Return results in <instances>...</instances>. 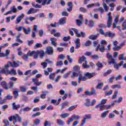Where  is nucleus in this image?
I'll return each instance as SVG.
<instances>
[{
    "mask_svg": "<svg viewBox=\"0 0 126 126\" xmlns=\"http://www.w3.org/2000/svg\"><path fill=\"white\" fill-rule=\"evenodd\" d=\"M78 77V83H81V81H86V77H82V74L80 72H73L72 74L71 75V78H73V77Z\"/></svg>",
    "mask_w": 126,
    "mask_h": 126,
    "instance_id": "nucleus-1",
    "label": "nucleus"
},
{
    "mask_svg": "<svg viewBox=\"0 0 126 126\" xmlns=\"http://www.w3.org/2000/svg\"><path fill=\"white\" fill-rule=\"evenodd\" d=\"M0 73H4L5 74L7 73L8 74H13V75H16V71L14 69H12L10 71H8V69L5 70V69H2L0 71Z\"/></svg>",
    "mask_w": 126,
    "mask_h": 126,
    "instance_id": "nucleus-2",
    "label": "nucleus"
},
{
    "mask_svg": "<svg viewBox=\"0 0 126 126\" xmlns=\"http://www.w3.org/2000/svg\"><path fill=\"white\" fill-rule=\"evenodd\" d=\"M108 18H107V27L110 28L112 26V23H113V17L111 16V13L109 12L107 14Z\"/></svg>",
    "mask_w": 126,
    "mask_h": 126,
    "instance_id": "nucleus-3",
    "label": "nucleus"
},
{
    "mask_svg": "<svg viewBox=\"0 0 126 126\" xmlns=\"http://www.w3.org/2000/svg\"><path fill=\"white\" fill-rule=\"evenodd\" d=\"M81 119V117L78 115H76L75 114H74L72 116V117L69 119V120H68V122L67 123V125H70V123L71 122H73L75 120H80Z\"/></svg>",
    "mask_w": 126,
    "mask_h": 126,
    "instance_id": "nucleus-4",
    "label": "nucleus"
},
{
    "mask_svg": "<svg viewBox=\"0 0 126 126\" xmlns=\"http://www.w3.org/2000/svg\"><path fill=\"white\" fill-rule=\"evenodd\" d=\"M72 30L74 32H75L77 37L79 38V37H82L83 38L84 37V36H85V32H81V33H78V31L76 29L73 28Z\"/></svg>",
    "mask_w": 126,
    "mask_h": 126,
    "instance_id": "nucleus-5",
    "label": "nucleus"
},
{
    "mask_svg": "<svg viewBox=\"0 0 126 126\" xmlns=\"http://www.w3.org/2000/svg\"><path fill=\"white\" fill-rule=\"evenodd\" d=\"M46 54H48V55H53L54 54V49H53V47L51 46H48L46 48Z\"/></svg>",
    "mask_w": 126,
    "mask_h": 126,
    "instance_id": "nucleus-6",
    "label": "nucleus"
},
{
    "mask_svg": "<svg viewBox=\"0 0 126 126\" xmlns=\"http://www.w3.org/2000/svg\"><path fill=\"white\" fill-rule=\"evenodd\" d=\"M24 18V14L22 13L21 15L19 16L18 17L16 18V24H19L21 22V20Z\"/></svg>",
    "mask_w": 126,
    "mask_h": 126,
    "instance_id": "nucleus-7",
    "label": "nucleus"
},
{
    "mask_svg": "<svg viewBox=\"0 0 126 126\" xmlns=\"http://www.w3.org/2000/svg\"><path fill=\"white\" fill-rule=\"evenodd\" d=\"M95 75V73H89L87 72L84 74V77H86V78H89V79H90V78H92Z\"/></svg>",
    "mask_w": 126,
    "mask_h": 126,
    "instance_id": "nucleus-8",
    "label": "nucleus"
},
{
    "mask_svg": "<svg viewBox=\"0 0 126 126\" xmlns=\"http://www.w3.org/2000/svg\"><path fill=\"white\" fill-rule=\"evenodd\" d=\"M115 35H116V33H112L111 32H105V37H109V38H114L115 37Z\"/></svg>",
    "mask_w": 126,
    "mask_h": 126,
    "instance_id": "nucleus-9",
    "label": "nucleus"
},
{
    "mask_svg": "<svg viewBox=\"0 0 126 126\" xmlns=\"http://www.w3.org/2000/svg\"><path fill=\"white\" fill-rule=\"evenodd\" d=\"M20 63V62L19 61H17V62H15V61H14L13 63H11V62H9V64L12 67H18V66H19Z\"/></svg>",
    "mask_w": 126,
    "mask_h": 126,
    "instance_id": "nucleus-10",
    "label": "nucleus"
},
{
    "mask_svg": "<svg viewBox=\"0 0 126 126\" xmlns=\"http://www.w3.org/2000/svg\"><path fill=\"white\" fill-rule=\"evenodd\" d=\"M74 43L76 45L75 49H79L80 48V39L79 38L76 39Z\"/></svg>",
    "mask_w": 126,
    "mask_h": 126,
    "instance_id": "nucleus-11",
    "label": "nucleus"
},
{
    "mask_svg": "<svg viewBox=\"0 0 126 126\" xmlns=\"http://www.w3.org/2000/svg\"><path fill=\"white\" fill-rule=\"evenodd\" d=\"M66 23V18L63 17L60 19L59 23L60 25H64Z\"/></svg>",
    "mask_w": 126,
    "mask_h": 126,
    "instance_id": "nucleus-12",
    "label": "nucleus"
},
{
    "mask_svg": "<svg viewBox=\"0 0 126 126\" xmlns=\"http://www.w3.org/2000/svg\"><path fill=\"white\" fill-rule=\"evenodd\" d=\"M112 105H104L100 107V111H103V110H108V109H111Z\"/></svg>",
    "mask_w": 126,
    "mask_h": 126,
    "instance_id": "nucleus-13",
    "label": "nucleus"
},
{
    "mask_svg": "<svg viewBox=\"0 0 126 126\" xmlns=\"http://www.w3.org/2000/svg\"><path fill=\"white\" fill-rule=\"evenodd\" d=\"M68 104H69V102H68V101H65L64 102L62 103V105H61V111H63V109H64V108H65V107H66L67 106H68Z\"/></svg>",
    "mask_w": 126,
    "mask_h": 126,
    "instance_id": "nucleus-14",
    "label": "nucleus"
},
{
    "mask_svg": "<svg viewBox=\"0 0 126 126\" xmlns=\"http://www.w3.org/2000/svg\"><path fill=\"white\" fill-rule=\"evenodd\" d=\"M32 82L34 83V84H36L37 86H40L41 84H42V82H39V80L37 79V78H32Z\"/></svg>",
    "mask_w": 126,
    "mask_h": 126,
    "instance_id": "nucleus-15",
    "label": "nucleus"
},
{
    "mask_svg": "<svg viewBox=\"0 0 126 126\" xmlns=\"http://www.w3.org/2000/svg\"><path fill=\"white\" fill-rule=\"evenodd\" d=\"M37 54H38V56H40V57L42 58L45 57V52L43 50L40 51H37Z\"/></svg>",
    "mask_w": 126,
    "mask_h": 126,
    "instance_id": "nucleus-16",
    "label": "nucleus"
},
{
    "mask_svg": "<svg viewBox=\"0 0 126 126\" xmlns=\"http://www.w3.org/2000/svg\"><path fill=\"white\" fill-rule=\"evenodd\" d=\"M12 110H17L18 109H19V108H20V105H16L15 102H13V103L12 104Z\"/></svg>",
    "mask_w": 126,
    "mask_h": 126,
    "instance_id": "nucleus-17",
    "label": "nucleus"
},
{
    "mask_svg": "<svg viewBox=\"0 0 126 126\" xmlns=\"http://www.w3.org/2000/svg\"><path fill=\"white\" fill-rule=\"evenodd\" d=\"M13 94L14 95L15 98H17V97H18V95H19V91H18V89H14Z\"/></svg>",
    "mask_w": 126,
    "mask_h": 126,
    "instance_id": "nucleus-18",
    "label": "nucleus"
},
{
    "mask_svg": "<svg viewBox=\"0 0 126 126\" xmlns=\"http://www.w3.org/2000/svg\"><path fill=\"white\" fill-rule=\"evenodd\" d=\"M38 11L37 10L34 9L33 8H31L27 12V14H32L33 13H36Z\"/></svg>",
    "mask_w": 126,
    "mask_h": 126,
    "instance_id": "nucleus-19",
    "label": "nucleus"
},
{
    "mask_svg": "<svg viewBox=\"0 0 126 126\" xmlns=\"http://www.w3.org/2000/svg\"><path fill=\"white\" fill-rule=\"evenodd\" d=\"M82 62L83 63L87 62V61H86V57L85 56L80 57V59H79V63H82Z\"/></svg>",
    "mask_w": 126,
    "mask_h": 126,
    "instance_id": "nucleus-20",
    "label": "nucleus"
},
{
    "mask_svg": "<svg viewBox=\"0 0 126 126\" xmlns=\"http://www.w3.org/2000/svg\"><path fill=\"white\" fill-rule=\"evenodd\" d=\"M51 41V44L53 45V46H54V47H56L57 46V39L56 38H50Z\"/></svg>",
    "mask_w": 126,
    "mask_h": 126,
    "instance_id": "nucleus-21",
    "label": "nucleus"
},
{
    "mask_svg": "<svg viewBox=\"0 0 126 126\" xmlns=\"http://www.w3.org/2000/svg\"><path fill=\"white\" fill-rule=\"evenodd\" d=\"M1 85L2 86V87H3V88H4V89H6V90H8L9 89V88L7 87V85L5 82H1Z\"/></svg>",
    "mask_w": 126,
    "mask_h": 126,
    "instance_id": "nucleus-22",
    "label": "nucleus"
},
{
    "mask_svg": "<svg viewBox=\"0 0 126 126\" xmlns=\"http://www.w3.org/2000/svg\"><path fill=\"white\" fill-rule=\"evenodd\" d=\"M109 113V110H106L104 112H103L101 114V117L102 118V119H105L106 117H107V115H108V113Z\"/></svg>",
    "mask_w": 126,
    "mask_h": 126,
    "instance_id": "nucleus-23",
    "label": "nucleus"
},
{
    "mask_svg": "<svg viewBox=\"0 0 126 126\" xmlns=\"http://www.w3.org/2000/svg\"><path fill=\"white\" fill-rule=\"evenodd\" d=\"M106 58L108 60H110V61H114V57H113V56L111 55V54L108 53L106 54Z\"/></svg>",
    "mask_w": 126,
    "mask_h": 126,
    "instance_id": "nucleus-24",
    "label": "nucleus"
},
{
    "mask_svg": "<svg viewBox=\"0 0 126 126\" xmlns=\"http://www.w3.org/2000/svg\"><path fill=\"white\" fill-rule=\"evenodd\" d=\"M52 1H53V0H44L42 3V5H45V4H50Z\"/></svg>",
    "mask_w": 126,
    "mask_h": 126,
    "instance_id": "nucleus-25",
    "label": "nucleus"
},
{
    "mask_svg": "<svg viewBox=\"0 0 126 126\" xmlns=\"http://www.w3.org/2000/svg\"><path fill=\"white\" fill-rule=\"evenodd\" d=\"M94 11L95 12H97V11H100V13H103V12H104V9H103V8L102 7H100L99 8H97V9H94Z\"/></svg>",
    "mask_w": 126,
    "mask_h": 126,
    "instance_id": "nucleus-26",
    "label": "nucleus"
},
{
    "mask_svg": "<svg viewBox=\"0 0 126 126\" xmlns=\"http://www.w3.org/2000/svg\"><path fill=\"white\" fill-rule=\"evenodd\" d=\"M103 86H104V83H100L97 84L96 88V89H103Z\"/></svg>",
    "mask_w": 126,
    "mask_h": 126,
    "instance_id": "nucleus-27",
    "label": "nucleus"
},
{
    "mask_svg": "<svg viewBox=\"0 0 126 126\" xmlns=\"http://www.w3.org/2000/svg\"><path fill=\"white\" fill-rule=\"evenodd\" d=\"M57 124L59 126H64V122L61 119H57Z\"/></svg>",
    "mask_w": 126,
    "mask_h": 126,
    "instance_id": "nucleus-28",
    "label": "nucleus"
},
{
    "mask_svg": "<svg viewBox=\"0 0 126 126\" xmlns=\"http://www.w3.org/2000/svg\"><path fill=\"white\" fill-rule=\"evenodd\" d=\"M10 10L12 11L13 13H16V12H17V9L15 8V5H13L11 7Z\"/></svg>",
    "mask_w": 126,
    "mask_h": 126,
    "instance_id": "nucleus-29",
    "label": "nucleus"
},
{
    "mask_svg": "<svg viewBox=\"0 0 126 126\" xmlns=\"http://www.w3.org/2000/svg\"><path fill=\"white\" fill-rule=\"evenodd\" d=\"M55 76H56V73H53L50 74L48 77L49 79H51V80H54Z\"/></svg>",
    "mask_w": 126,
    "mask_h": 126,
    "instance_id": "nucleus-30",
    "label": "nucleus"
},
{
    "mask_svg": "<svg viewBox=\"0 0 126 126\" xmlns=\"http://www.w3.org/2000/svg\"><path fill=\"white\" fill-rule=\"evenodd\" d=\"M111 88L113 89H116V88H118V89H121L122 88V86L120 85H113L111 86Z\"/></svg>",
    "mask_w": 126,
    "mask_h": 126,
    "instance_id": "nucleus-31",
    "label": "nucleus"
},
{
    "mask_svg": "<svg viewBox=\"0 0 126 126\" xmlns=\"http://www.w3.org/2000/svg\"><path fill=\"white\" fill-rule=\"evenodd\" d=\"M84 105L86 107H90V99L89 98H87L86 99V103Z\"/></svg>",
    "mask_w": 126,
    "mask_h": 126,
    "instance_id": "nucleus-32",
    "label": "nucleus"
},
{
    "mask_svg": "<svg viewBox=\"0 0 126 126\" xmlns=\"http://www.w3.org/2000/svg\"><path fill=\"white\" fill-rule=\"evenodd\" d=\"M32 4L33 7H35V8H42V6H41V5L38 4L35 5V3L34 2H32Z\"/></svg>",
    "mask_w": 126,
    "mask_h": 126,
    "instance_id": "nucleus-33",
    "label": "nucleus"
},
{
    "mask_svg": "<svg viewBox=\"0 0 126 126\" xmlns=\"http://www.w3.org/2000/svg\"><path fill=\"white\" fill-rule=\"evenodd\" d=\"M82 66L84 68H89V65H87V61L84 62L82 64Z\"/></svg>",
    "mask_w": 126,
    "mask_h": 126,
    "instance_id": "nucleus-34",
    "label": "nucleus"
},
{
    "mask_svg": "<svg viewBox=\"0 0 126 126\" xmlns=\"http://www.w3.org/2000/svg\"><path fill=\"white\" fill-rule=\"evenodd\" d=\"M96 65L98 67V68L97 69V70H100V68H102V67H103V64H102V63L100 62H98L96 63Z\"/></svg>",
    "mask_w": 126,
    "mask_h": 126,
    "instance_id": "nucleus-35",
    "label": "nucleus"
},
{
    "mask_svg": "<svg viewBox=\"0 0 126 126\" xmlns=\"http://www.w3.org/2000/svg\"><path fill=\"white\" fill-rule=\"evenodd\" d=\"M63 65V61H57L56 63V66H62Z\"/></svg>",
    "mask_w": 126,
    "mask_h": 126,
    "instance_id": "nucleus-36",
    "label": "nucleus"
},
{
    "mask_svg": "<svg viewBox=\"0 0 126 126\" xmlns=\"http://www.w3.org/2000/svg\"><path fill=\"white\" fill-rule=\"evenodd\" d=\"M20 89L22 92H26L27 91L26 88L23 86H20Z\"/></svg>",
    "mask_w": 126,
    "mask_h": 126,
    "instance_id": "nucleus-37",
    "label": "nucleus"
},
{
    "mask_svg": "<svg viewBox=\"0 0 126 126\" xmlns=\"http://www.w3.org/2000/svg\"><path fill=\"white\" fill-rule=\"evenodd\" d=\"M47 93H49L48 92H43L42 94L40 95V98L41 99H45L46 98V95H47Z\"/></svg>",
    "mask_w": 126,
    "mask_h": 126,
    "instance_id": "nucleus-38",
    "label": "nucleus"
},
{
    "mask_svg": "<svg viewBox=\"0 0 126 126\" xmlns=\"http://www.w3.org/2000/svg\"><path fill=\"white\" fill-rule=\"evenodd\" d=\"M35 54H36V52L34 51H33L32 52H30V51H29L28 52V55H29V56H30V57H33V56H34Z\"/></svg>",
    "mask_w": 126,
    "mask_h": 126,
    "instance_id": "nucleus-39",
    "label": "nucleus"
},
{
    "mask_svg": "<svg viewBox=\"0 0 126 126\" xmlns=\"http://www.w3.org/2000/svg\"><path fill=\"white\" fill-rule=\"evenodd\" d=\"M119 94V92H118V90H116L114 93V94L112 96V99H116L117 98V96H118V94Z\"/></svg>",
    "mask_w": 126,
    "mask_h": 126,
    "instance_id": "nucleus-40",
    "label": "nucleus"
},
{
    "mask_svg": "<svg viewBox=\"0 0 126 126\" xmlns=\"http://www.w3.org/2000/svg\"><path fill=\"white\" fill-rule=\"evenodd\" d=\"M76 107H77V105H73V106H72L70 107H69L67 109V110L68 111H73V110H74V109H75V108H76Z\"/></svg>",
    "mask_w": 126,
    "mask_h": 126,
    "instance_id": "nucleus-41",
    "label": "nucleus"
},
{
    "mask_svg": "<svg viewBox=\"0 0 126 126\" xmlns=\"http://www.w3.org/2000/svg\"><path fill=\"white\" fill-rule=\"evenodd\" d=\"M107 103V99H103L101 100L100 104H101V106H105V104Z\"/></svg>",
    "mask_w": 126,
    "mask_h": 126,
    "instance_id": "nucleus-42",
    "label": "nucleus"
},
{
    "mask_svg": "<svg viewBox=\"0 0 126 126\" xmlns=\"http://www.w3.org/2000/svg\"><path fill=\"white\" fill-rule=\"evenodd\" d=\"M14 120H16V114H15L14 116H11L9 118V120L10 122H13Z\"/></svg>",
    "mask_w": 126,
    "mask_h": 126,
    "instance_id": "nucleus-43",
    "label": "nucleus"
},
{
    "mask_svg": "<svg viewBox=\"0 0 126 126\" xmlns=\"http://www.w3.org/2000/svg\"><path fill=\"white\" fill-rule=\"evenodd\" d=\"M31 110V108L29 107H26L22 109V111H23V112H28L29 111Z\"/></svg>",
    "mask_w": 126,
    "mask_h": 126,
    "instance_id": "nucleus-44",
    "label": "nucleus"
},
{
    "mask_svg": "<svg viewBox=\"0 0 126 126\" xmlns=\"http://www.w3.org/2000/svg\"><path fill=\"white\" fill-rule=\"evenodd\" d=\"M66 57L63 54H61L59 56L58 60H64Z\"/></svg>",
    "mask_w": 126,
    "mask_h": 126,
    "instance_id": "nucleus-45",
    "label": "nucleus"
},
{
    "mask_svg": "<svg viewBox=\"0 0 126 126\" xmlns=\"http://www.w3.org/2000/svg\"><path fill=\"white\" fill-rule=\"evenodd\" d=\"M126 59H125V54H122L119 55V60L120 61H123L125 60Z\"/></svg>",
    "mask_w": 126,
    "mask_h": 126,
    "instance_id": "nucleus-46",
    "label": "nucleus"
},
{
    "mask_svg": "<svg viewBox=\"0 0 126 126\" xmlns=\"http://www.w3.org/2000/svg\"><path fill=\"white\" fill-rule=\"evenodd\" d=\"M20 38V34L16 36V41L19 43H23V41L19 39Z\"/></svg>",
    "mask_w": 126,
    "mask_h": 126,
    "instance_id": "nucleus-47",
    "label": "nucleus"
},
{
    "mask_svg": "<svg viewBox=\"0 0 126 126\" xmlns=\"http://www.w3.org/2000/svg\"><path fill=\"white\" fill-rule=\"evenodd\" d=\"M23 59L25 61H27V59H29V55H28V53H27V54H24Z\"/></svg>",
    "mask_w": 126,
    "mask_h": 126,
    "instance_id": "nucleus-48",
    "label": "nucleus"
},
{
    "mask_svg": "<svg viewBox=\"0 0 126 126\" xmlns=\"http://www.w3.org/2000/svg\"><path fill=\"white\" fill-rule=\"evenodd\" d=\"M85 119L86 120H90L92 119V116H91V114H86L85 115Z\"/></svg>",
    "mask_w": 126,
    "mask_h": 126,
    "instance_id": "nucleus-49",
    "label": "nucleus"
},
{
    "mask_svg": "<svg viewBox=\"0 0 126 126\" xmlns=\"http://www.w3.org/2000/svg\"><path fill=\"white\" fill-rule=\"evenodd\" d=\"M68 116H69V114L64 113V114H62L61 115V117H62L63 118V119H65V118H67V117H68Z\"/></svg>",
    "mask_w": 126,
    "mask_h": 126,
    "instance_id": "nucleus-50",
    "label": "nucleus"
},
{
    "mask_svg": "<svg viewBox=\"0 0 126 126\" xmlns=\"http://www.w3.org/2000/svg\"><path fill=\"white\" fill-rule=\"evenodd\" d=\"M103 6L105 11H108V6L106 3H104V2L103 3Z\"/></svg>",
    "mask_w": 126,
    "mask_h": 126,
    "instance_id": "nucleus-51",
    "label": "nucleus"
},
{
    "mask_svg": "<svg viewBox=\"0 0 126 126\" xmlns=\"http://www.w3.org/2000/svg\"><path fill=\"white\" fill-rule=\"evenodd\" d=\"M9 121L7 119H4L3 121V124H5V126H9Z\"/></svg>",
    "mask_w": 126,
    "mask_h": 126,
    "instance_id": "nucleus-52",
    "label": "nucleus"
},
{
    "mask_svg": "<svg viewBox=\"0 0 126 126\" xmlns=\"http://www.w3.org/2000/svg\"><path fill=\"white\" fill-rule=\"evenodd\" d=\"M40 123H41V120L40 119H37L34 121V125H35V126H37L39 125Z\"/></svg>",
    "mask_w": 126,
    "mask_h": 126,
    "instance_id": "nucleus-53",
    "label": "nucleus"
},
{
    "mask_svg": "<svg viewBox=\"0 0 126 126\" xmlns=\"http://www.w3.org/2000/svg\"><path fill=\"white\" fill-rule=\"evenodd\" d=\"M110 73H112V70L111 69L108 70L107 72L103 74V76H107V75L110 74Z\"/></svg>",
    "mask_w": 126,
    "mask_h": 126,
    "instance_id": "nucleus-54",
    "label": "nucleus"
},
{
    "mask_svg": "<svg viewBox=\"0 0 126 126\" xmlns=\"http://www.w3.org/2000/svg\"><path fill=\"white\" fill-rule=\"evenodd\" d=\"M79 10L81 12H84V13H85V12H87V10L86 9H85V8L84 7H80L79 8Z\"/></svg>",
    "mask_w": 126,
    "mask_h": 126,
    "instance_id": "nucleus-55",
    "label": "nucleus"
},
{
    "mask_svg": "<svg viewBox=\"0 0 126 126\" xmlns=\"http://www.w3.org/2000/svg\"><path fill=\"white\" fill-rule=\"evenodd\" d=\"M70 36H64L63 37V41H64V42H66L67 41H68V40H70Z\"/></svg>",
    "mask_w": 126,
    "mask_h": 126,
    "instance_id": "nucleus-56",
    "label": "nucleus"
},
{
    "mask_svg": "<svg viewBox=\"0 0 126 126\" xmlns=\"http://www.w3.org/2000/svg\"><path fill=\"white\" fill-rule=\"evenodd\" d=\"M46 63H49L50 64H51V66H53V64L54 63V62L51 61L50 59H47L46 60Z\"/></svg>",
    "mask_w": 126,
    "mask_h": 126,
    "instance_id": "nucleus-57",
    "label": "nucleus"
},
{
    "mask_svg": "<svg viewBox=\"0 0 126 126\" xmlns=\"http://www.w3.org/2000/svg\"><path fill=\"white\" fill-rule=\"evenodd\" d=\"M70 73H71V71H69L67 72L66 74H64L63 75V78H67V77H68V75H69Z\"/></svg>",
    "mask_w": 126,
    "mask_h": 126,
    "instance_id": "nucleus-58",
    "label": "nucleus"
},
{
    "mask_svg": "<svg viewBox=\"0 0 126 126\" xmlns=\"http://www.w3.org/2000/svg\"><path fill=\"white\" fill-rule=\"evenodd\" d=\"M92 43H91V41L90 40H88L86 41V42L85 43V46H86V47H89V46H90V45H91Z\"/></svg>",
    "mask_w": 126,
    "mask_h": 126,
    "instance_id": "nucleus-59",
    "label": "nucleus"
},
{
    "mask_svg": "<svg viewBox=\"0 0 126 126\" xmlns=\"http://www.w3.org/2000/svg\"><path fill=\"white\" fill-rule=\"evenodd\" d=\"M16 119H18L19 123H21L22 122V118L19 116V115L17 114H16Z\"/></svg>",
    "mask_w": 126,
    "mask_h": 126,
    "instance_id": "nucleus-60",
    "label": "nucleus"
},
{
    "mask_svg": "<svg viewBox=\"0 0 126 126\" xmlns=\"http://www.w3.org/2000/svg\"><path fill=\"white\" fill-rule=\"evenodd\" d=\"M121 49H122V47L120 46L113 48V50L114 51H119V50H121Z\"/></svg>",
    "mask_w": 126,
    "mask_h": 126,
    "instance_id": "nucleus-61",
    "label": "nucleus"
},
{
    "mask_svg": "<svg viewBox=\"0 0 126 126\" xmlns=\"http://www.w3.org/2000/svg\"><path fill=\"white\" fill-rule=\"evenodd\" d=\"M89 38L91 39V40H95V39H96V38H97V35H90Z\"/></svg>",
    "mask_w": 126,
    "mask_h": 126,
    "instance_id": "nucleus-62",
    "label": "nucleus"
},
{
    "mask_svg": "<svg viewBox=\"0 0 126 126\" xmlns=\"http://www.w3.org/2000/svg\"><path fill=\"white\" fill-rule=\"evenodd\" d=\"M47 63L46 62H42L41 63V65H42L43 68H44V69H45L47 67Z\"/></svg>",
    "mask_w": 126,
    "mask_h": 126,
    "instance_id": "nucleus-63",
    "label": "nucleus"
},
{
    "mask_svg": "<svg viewBox=\"0 0 126 126\" xmlns=\"http://www.w3.org/2000/svg\"><path fill=\"white\" fill-rule=\"evenodd\" d=\"M5 97H6V99L7 100H12L13 96H12V95H8L6 96Z\"/></svg>",
    "mask_w": 126,
    "mask_h": 126,
    "instance_id": "nucleus-64",
    "label": "nucleus"
}]
</instances>
